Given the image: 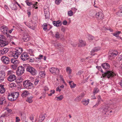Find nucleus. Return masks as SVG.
Wrapping results in <instances>:
<instances>
[{
	"instance_id": "60",
	"label": "nucleus",
	"mask_w": 122,
	"mask_h": 122,
	"mask_svg": "<svg viewBox=\"0 0 122 122\" xmlns=\"http://www.w3.org/2000/svg\"><path fill=\"white\" fill-rule=\"evenodd\" d=\"M10 85L12 87H15L16 86V84L15 83H12Z\"/></svg>"
},
{
	"instance_id": "7",
	"label": "nucleus",
	"mask_w": 122,
	"mask_h": 122,
	"mask_svg": "<svg viewBox=\"0 0 122 122\" xmlns=\"http://www.w3.org/2000/svg\"><path fill=\"white\" fill-rule=\"evenodd\" d=\"M49 71L51 73L54 74H58L59 71V70L57 68L54 67L50 68Z\"/></svg>"
},
{
	"instance_id": "33",
	"label": "nucleus",
	"mask_w": 122,
	"mask_h": 122,
	"mask_svg": "<svg viewBox=\"0 0 122 122\" xmlns=\"http://www.w3.org/2000/svg\"><path fill=\"white\" fill-rule=\"evenodd\" d=\"M37 73V71L34 68H33L32 71L30 73L32 75H36Z\"/></svg>"
},
{
	"instance_id": "15",
	"label": "nucleus",
	"mask_w": 122,
	"mask_h": 122,
	"mask_svg": "<svg viewBox=\"0 0 122 122\" xmlns=\"http://www.w3.org/2000/svg\"><path fill=\"white\" fill-rule=\"evenodd\" d=\"M53 24L54 26L58 27L60 26L61 25L62 22L60 20L56 21H54L53 22Z\"/></svg>"
},
{
	"instance_id": "51",
	"label": "nucleus",
	"mask_w": 122,
	"mask_h": 122,
	"mask_svg": "<svg viewBox=\"0 0 122 122\" xmlns=\"http://www.w3.org/2000/svg\"><path fill=\"white\" fill-rule=\"evenodd\" d=\"M38 3V2H36V4H33L32 5V7L33 8H34L35 7V9H37L38 8V7L37 6V4Z\"/></svg>"
},
{
	"instance_id": "45",
	"label": "nucleus",
	"mask_w": 122,
	"mask_h": 122,
	"mask_svg": "<svg viewBox=\"0 0 122 122\" xmlns=\"http://www.w3.org/2000/svg\"><path fill=\"white\" fill-rule=\"evenodd\" d=\"M73 12L71 10L68 12V15L69 16H71L73 15Z\"/></svg>"
},
{
	"instance_id": "31",
	"label": "nucleus",
	"mask_w": 122,
	"mask_h": 122,
	"mask_svg": "<svg viewBox=\"0 0 122 122\" xmlns=\"http://www.w3.org/2000/svg\"><path fill=\"white\" fill-rule=\"evenodd\" d=\"M29 94V93L28 91L25 90L23 91L21 96L23 97H25L26 96H27Z\"/></svg>"
},
{
	"instance_id": "49",
	"label": "nucleus",
	"mask_w": 122,
	"mask_h": 122,
	"mask_svg": "<svg viewBox=\"0 0 122 122\" xmlns=\"http://www.w3.org/2000/svg\"><path fill=\"white\" fill-rule=\"evenodd\" d=\"M26 101L29 103H31L32 102V101L31 98H28L27 99H26Z\"/></svg>"
},
{
	"instance_id": "11",
	"label": "nucleus",
	"mask_w": 122,
	"mask_h": 122,
	"mask_svg": "<svg viewBox=\"0 0 122 122\" xmlns=\"http://www.w3.org/2000/svg\"><path fill=\"white\" fill-rule=\"evenodd\" d=\"M5 73L4 71H0V82H1L4 81L5 77Z\"/></svg>"
},
{
	"instance_id": "43",
	"label": "nucleus",
	"mask_w": 122,
	"mask_h": 122,
	"mask_svg": "<svg viewBox=\"0 0 122 122\" xmlns=\"http://www.w3.org/2000/svg\"><path fill=\"white\" fill-rule=\"evenodd\" d=\"M94 39V37L91 35H89L88 36V39L90 41H91Z\"/></svg>"
},
{
	"instance_id": "35",
	"label": "nucleus",
	"mask_w": 122,
	"mask_h": 122,
	"mask_svg": "<svg viewBox=\"0 0 122 122\" xmlns=\"http://www.w3.org/2000/svg\"><path fill=\"white\" fill-rule=\"evenodd\" d=\"M47 25L46 23H44L42 25V27L44 30L46 31L47 29Z\"/></svg>"
},
{
	"instance_id": "23",
	"label": "nucleus",
	"mask_w": 122,
	"mask_h": 122,
	"mask_svg": "<svg viewBox=\"0 0 122 122\" xmlns=\"http://www.w3.org/2000/svg\"><path fill=\"white\" fill-rule=\"evenodd\" d=\"M15 50L16 52L18 54L20 55L23 51L22 48L20 47H17L15 48Z\"/></svg>"
},
{
	"instance_id": "40",
	"label": "nucleus",
	"mask_w": 122,
	"mask_h": 122,
	"mask_svg": "<svg viewBox=\"0 0 122 122\" xmlns=\"http://www.w3.org/2000/svg\"><path fill=\"white\" fill-rule=\"evenodd\" d=\"M11 62L14 64H16L18 62V61L17 60H16L15 59L13 58L11 59Z\"/></svg>"
},
{
	"instance_id": "36",
	"label": "nucleus",
	"mask_w": 122,
	"mask_h": 122,
	"mask_svg": "<svg viewBox=\"0 0 122 122\" xmlns=\"http://www.w3.org/2000/svg\"><path fill=\"white\" fill-rule=\"evenodd\" d=\"M121 33V32L119 31H117L115 33L112 34L115 37H119V35Z\"/></svg>"
},
{
	"instance_id": "13",
	"label": "nucleus",
	"mask_w": 122,
	"mask_h": 122,
	"mask_svg": "<svg viewBox=\"0 0 122 122\" xmlns=\"http://www.w3.org/2000/svg\"><path fill=\"white\" fill-rule=\"evenodd\" d=\"M30 39V36L29 35L27 34L23 35L22 38V40L23 41L27 42L29 41Z\"/></svg>"
},
{
	"instance_id": "18",
	"label": "nucleus",
	"mask_w": 122,
	"mask_h": 122,
	"mask_svg": "<svg viewBox=\"0 0 122 122\" xmlns=\"http://www.w3.org/2000/svg\"><path fill=\"white\" fill-rule=\"evenodd\" d=\"M8 29L6 26H3L1 28V31L4 34H7Z\"/></svg>"
},
{
	"instance_id": "10",
	"label": "nucleus",
	"mask_w": 122,
	"mask_h": 122,
	"mask_svg": "<svg viewBox=\"0 0 122 122\" xmlns=\"http://www.w3.org/2000/svg\"><path fill=\"white\" fill-rule=\"evenodd\" d=\"M1 60L3 62L6 64H8L9 63L10 61V60L9 58L5 56L2 57L1 58Z\"/></svg>"
},
{
	"instance_id": "64",
	"label": "nucleus",
	"mask_w": 122,
	"mask_h": 122,
	"mask_svg": "<svg viewBox=\"0 0 122 122\" xmlns=\"http://www.w3.org/2000/svg\"><path fill=\"white\" fill-rule=\"evenodd\" d=\"M12 67L14 69H15L16 68V66L15 65H12Z\"/></svg>"
},
{
	"instance_id": "21",
	"label": "nucleus",
	"mask_w": 122,
	"mask_h": 122,
	"mask_svg": "<svg viewBox=\"0 0 122 122\" xmlns=\"http://www.w3.org/2000/svg\"><path fill=\"white\" fill-rule=\"evenodd\" d=\"M85 95L84 93L82 92L78 96L76 99L79 101H80L81 99L84 97Z\"/></svg>"
},
{
	"instance_id": "32",
	"label": "nucleus",
	"mask_w": 122,
	"mask_h": 122,
	"mask_svg": "<svg viewBox=\"0 0 122 122\" xmlns=\"http://www.w3.org/2000/svg\"><path fill=\"white\" fill-rule=\"evenodd\" d=\"M69 83L71 87V88H74L75 87L76 84L74 83L72 81H70L69 82Z\"/></svg>"
},
{
	"instance_id": "55",
	"label": "nucleus",
	"mask_w": 122,
	"mask_h": 122,
	"mask_svg": "<svg viewBox=\"0 0 122 122\" xmlns=\"http://www.w3.org/2000/svg\"><path fill=\"white\" fill-rule=\"evenodd\" d=\"M67 23V21L66 20H64L62 22L63 24L64 25H66Z\"/></svg>"
},
{
	"instance_id": "14",
	"label": "nucleus",
	"mask_w": 122,
	"mask_h": 122,
	"mask_svg": "<svg viewBox=\"0 0 122 122\" xmlns=\"http://www.w3.org/2000/svg\"><path fill=\"white\" fill-rule=\"evenodd\" d=\"M102 67L104 69L106 70L109 69L110 67V65L107 63H104L101 65Z\"/></svg>"
},
{
	"instance_id": "53",
	"label": "nucleus",
	"mask_w": 122,
	"mask_h": 122,
	"mask_svg": "<svg viewBox=\"0 0 122 122\" xmlns=\"http://www.w3.org/2000/svg\"><path fill=\"white\" fill-rule=\"evenodd\" d=\"M55 46L56 47H58L59 48H60L61 46V45L60 43H57L55 45Z\"/></svg>"
},
{
	"instance_id": "6",
	"label": "nucleus",
	"mask_w": 122,
	"mask_h": 122,
	"mask_svg": "<svg viewBox=\"0 0 122 122\" xmlns=\"http://www.w3.org/2000/svg\"><path fill=\"white\" fill-rule=\"evenodd\" d=\"M96 17L98 20H102L104 18V15L101 12H99L96 13Z\"/></svg>"
},
{
	"instance_id": "9",
	"label": "nucleus",
	"mask_w": 122,
	"mask_h": 122,
	"mask_svg": "<svg viewBox=\"0 0 122 122\" xmlns=\"http://www.w3.org/2000/svg\"><path fill=\"white\" fill-rule=\"evenodd\" d=\"M21 59L23 61L26 60L29 58L28 55L26 53H23L20 56Z\"/></svg>"
},
{
	"instance_id": "41",
	"label": "nucleus",
	"mask_w": 122,
	"mask_h": 122,
	"mask_svg": "<svg viewBox=\"0 0 122 122\" xmlns=\"http://www.w3.org/2000/svg\"><path fill=\"white\" fill-rule=\"evenodd\" d=\"M7 36V39L8 40V41L10 42L12 40V37L10 35H8Z\"/></svg>"
},
{
	"instance_id": "54",
	"label": "nucleus",
	"mask_w": 122,
	"mask_h": 122,
	"mask_svg": "<svg viewBox=\"0 0 122 122\" xmlns=\"http://www.w3.org/2000/svg\"><path fill=\"white\" fill-rule=\"evenodd\" d=\"M20 121V119L19 118V117H16V122H18Z\"/></svg>"
},
{
	"instance_id": "39",
	"label": "nucleus",
	"mask_w": 122,
	"mask_h": 122,
	"mask_svg": "<svg viewBox=\"0 0 122 122\" xmlns=\"http://www.w3.org/2000/svg\"><path fill=\"white\" fill-rule=\"evenodd\" d=\"M99 92V90L98 89L97 87H95L94 89L93 92L94 95H95Z\"/></svg>"
},
{
	"instance_id": "4",
	"label": "nucleus",
	"mask_w": 122,
	"mask_h": 122,
	"mask_svg": "<svg viewBox=\"0 0 122 122\" xmlns=\"http://www.w3.org/2000/svg\"><path fill=\"white\" fill-rule=\"evenodd\" d=\"M23 85L24 87L28 89H31L33 87L32 83L28 80L24 82Z\"/></svg>"
},
{
	"instance_id": "5",
	"label": "nucleus",
	"mask_w": 122,
	"mask_h": 122,
	"mask_svg": "<svg viewBox=\"0 0 122 122\" xmlns=\"http://www.w3.org/2000/svg\"><path fill=\"white\" fill-rule=\"evenodd\" d=\"M24 68L22 66H20L18 67L17 70V74L18 76L20 75L24 72Z\"/></svg>"
},
{
	"instance_id": "22",
	"label": "nucleus",
	"mask_w": 122,
	"mask_h": 122,
	"mask_svg": "<svg viewBox=\"0 0 122 122\" xmlns=\"http://www.w3.org/2000/svg\"><path fill=\"white\" fill-rule=\"evenodd\" d=\"M79 42L78 46L79 47L84 46H85V41L81 39H79Z\"/></svg>"
},
{
	"instance_id": "44",
	"label": "nucleus",
	"mask_w": 122,
	"mask_h": 122,
	"mask_svg": "<svg viewBox=\"0 0 122 122\" xmlns=\"http://www.w3.org/2000/svg\"><path fill=\"white\" fill-rule=\"evenodd\" d=\"M63 97L62 95H61L59 97H56V98L57 99L56 100L58 101L61 100L63 99Z\"/></svg>"
},
{
	"instance_id": "57",
	"label": "nucleus",
	"mask_w": 122,
	"mask_h": 122,
	"mask_svg": "<svg viewBox=\"0 0 122 122\" xmlns=\"http://www.w3.org/2000/svg\"><path fill=\"white\" fill-rule=\"evenodd\" d=\"M38 83V80L36 79L34 82V84L35 85H37Z\"/></svg>"
},
{
	"instance_id": "8",
	"label": "nucleus",
	"mask_w": 122,
	"mask_h": 122,
	"mask_svg": "<svg viewBox=\"0 0 122 122\" xmlns=\"http://www.w3.org/2000/svg\"><path fill=\"white\" fill-rule=\"evenodd\" d=\"M118 53V52L117 51H114L112 52H109L108 57L110 59L111 57L113 58L116 56Z\"/></svg>"
},
{
	"instance_id": "16",
	"label": "nucleus",
	"mask_w": 122,
	"mask_h": 122,
	"mask_svg": "<svg viewBox=\"0 0 122 122\" xmlns=\"http://www.w3.org/2000/svg\"><path fill=\"white\" fill-rule=\"evenodd\" d=\"M45 15L46 19L49 18L50 17V13L49 9L47 8L44 10Z\"/></svg>"
},
{
	"instance_id": "47",
	"label": "nucleus",
	"mask_w": 122,
	"mask_h": 122,
	"mask_svg": "<svg viewBox=\"0 0 122 122\" xmlns=\"http://www.w3.org/2000/svg\"><path fill=\"white\" fill-rule=\"evenodd\" d=\"M96 68L100 71H101V72L102 73H104V72L102 70L101 67L100 66H96Z\"/></svg>"
},
{
	"instance_id": "59",
	"label": "nucleus",
	"mask_w": 122,
	"mask_h": 122,
	"mask_svg": "<svg viewBox=\"0 0 122 122\" xmlns=\"http://www.w3.org/2000/svg\"><path fill=\"white\" fill-rule=\"evenodd\" d=\"M61 91V89H60L59 88V87H57L56 89V91H59V92H60Z\"/></svg>"
},
{
	"instance_id": "58",
	"label": "nucleus",
	"mask_w": 122,
	"mask_h": 122,
	"mask_svg": "<svg viewBox=\"0 0 122 122\" xmlns=\"http://www.w3.org/2000/svg\"><path fill=\"white\" fill-rule=\"evenodd\" d=\"M61 30L63 32H65V28L63 27V26H62L61 27Z\"/></svg>"
},
{
	"instance_id": "62",
	"label": "nucleus",
	"mask_w": 122,
	"mask_h": 122,
	"mask_svg": "<svg viewBox=\"0 0 122 122\" xmlns=\"http://www.w3.org/2000/svg\"><path fill=\"white\" fill-rule=\"evenodd\" d=\"M118 59L119 60H121L122 59V55L119 56Z\"/></svg>"
},
{
	"instance_id": "61",
	"label": "nucleus",
	"mask_w": 122,
	"mask_h": 122,
	"mask_svg": "<svg viewBox=\"0 0 122 122\" xmlns=\"http://www.w3.org/2000/svg\"><path fill=\"white\" fill-rule=\"evenodd\" d=\"M27 26L28 27L31 29H34V27H33V26H30V25L28 24V25H27Z\"/></svg>"
},
{
	"instance_id": "3",
	"label": "nucleus",
	"mask_w": 122,
	"mask_h": 122,
	"mask_svg": "<svg viewBox=\"0 0 122 122\" xmlns=\"http://www.w3.org/2000/svg\"><path fill=\"white\" fill-rule=\"evenodd\" d=\"M5 38L3 35H0V47L4 46L8 44L7 41H5Z\"/></svg>"
},
{
	"instance_id": "38",
	"label": "nucleus",
	"mask_w": 122,
	"mask_h": 122,
	"mask_svg": "<svg viewBox=\"0 0 122 122\" xmlns=\"http://www.w3.org/2000/svg\"><path fill=\"white\" fill-rule=\"evenodd\" d=\"M55 35V36L57 39L59 38L60 37V35L59 34V32H55L54 33Z\"/></svg>"
},
{
	"instance_id": "29",
	"label": "nucleus",
	"mask_w": 122,
	"mask_h": 122,
	"mask_svg": "<svg viewBox=\"0 0 122 122\" xmlns=\"http://www.w3.org/2000/svg\"><path fill=\"white\" fill-rule=\"evenodd\" d=\"M8 48H4L0 51V54L2 55L5 54L8 52Z\"/></svg>"
},
{
	"instance_id": "17",
	"label": "nucleus",
	"mask_w": 122,
	"mask_h": 122,
	"mask_svg": "<svg viewBox=\"0 0 122 122\" xmlns=\"http://www.w3.org/2000/svg\"><path fill=\"white\" fill-rule=\"evenodd\" d=\"M90 100L88 99H84L81 101L82 103L84 106H87Z\"/></svg>"
},
{
	"instance_id": "52",
	"label": "nucleus",
	"mask_w": 122,
	"mask_h": 122,
	"mask_svg": "<svg viewBox=\"0 0 122 122\" xmlns=\"http://www.w3.org/2000/svg\"><path fill=\"white\" fill-rule=\"evenodd\" d=\"M25 2H26L27 5L28 6H30L31 5H32L31 2H28L27 0H26L25 1Z\"/></svg>"
},
{
	"instance_id": "28",
	"label": "nucleus",
	"mask_w": 122,
	"mask_h": 122,
	"mask_svg": "<svg viewBox=\"0 0 122 122\" xmlns=\"http://www.w3.org/2000/svg\"><path fill=\"white\" fill-rule=\"evenodd\" d=\"M103 110L106 112L110 110L109 105L108 104L106 105L103 108Z\"/></svg>"
},
{
	"instance_id": "30",
	"label": "nucleus",
	"mask_w": 122,
	"mask_h": 122,
	"mask_svg": "<svg viewBox=\"0 0 122 122\" xmlns=\"http://www.w3.org/2000/svg\"><path fill=\"white\" fill-rule=\"evenodd\" d=\"M6 102L5 98L4 97H2L0 98V105H1L3 104L4 102Z\"/></svg>"
},
{
	"instance_id": "24",
	"label": "nucleus",
	"mask_w": 122,
	"mask_h": 122,
	"mask_svg": "<svg viewBox=\"0 0 122 122\" xmlns=\"http://www.w3.org/2000/svg\"><path fill=\"white\" fill-rule=\"evenodd\" d=\"M45 118V116L43 114H41L39 118V122H42Z\"/></svg>"
},
{
	"instance_id": "42",
	"label": "nucleus",
	"mask_w": 122,
	"mask_h": 122,
	"mask_svg": "<svg viewBox=\"0 0 122 122\" xmlns=\"http://www.w3.org/2000/svg\"><path fill=\"white\" fill-rule=\"evenodd\" d=\"M33 68V67L30 66L27 67L26 68L27 71L29 72L30 73L32 71V70Z\"/></svg>"
},
{
	"instance_id": "63",
	"label": "nucleus",
	"mask_w": 122,
	"mask_h": 122,
	"mask_svg": "<svg viewBox=\"0 0 122 122\" xmlns=\"http://www.w3.org/2000/svg\"><path fill=\"white\" fill-rule=\"evenodd\" d=\"M27 14L28 15V17H29L31 15V13L30 11H29L28 10Z\"/></svg>"
},
{
	"instance_id": "48",
	"label": "nucleus",
	"mask_w": 122,
	"mask_h": 122,
	"mask_svg": "<svg viewBox=\"0 0 122 122\" xmlns=\"http://www.w3.org/2000/svg\"><path fill=\"white\" fill-rule=\"evenodd\" d=\"M28 53L31 55H33L34 51L32 49H29L28 50Z\"/></svg>"
},
{
	"instance_id": "56",
	"label": "nucleus",
	"mask_w": 122,
	"mask_h": 122,
	"mask_svg": "<svg viewBox=\"0 0 122 122\" xmlns=\"http://www.w3.org/2000/svg\"><path fill=\"white\" fill-rule=\"evenodd\" d=\"M44 89L45 91H46L48 90L49 89L47 86H46L44 87Z\"/></svg>"
},
{
	"instance_id": "25",
	"label": "nucleus",
	"mask_w": 122,
	"mask_h": 122,
	"mask_svg": "<svg viewBox=\"0 0 122 122\" xmlns=\"http://www.w3.org/2000/svg\"><path fill=\"white\" fill-rule=\"evenodd\" d=\"M46 74L44 72H40L39 74V78H42L45 76Z\"/></svg>"
},
{
	"instance_id": "46",
	"label": "nucleus",
	"mask_w": 122,
	"mask_h": 122,
	"mask_svg": "<svg viewBox=\"0 0 122 122\" xmlns=\"http://www.w3.org/2000/svg\"><path fill=\"white\" fill-rule=\"evenodd\" d=\"M61 1L62 0H55V2L56 4L58 5L61 2Z\"/></svg>"
},
{
	"instance_id": "27",
	"label": "nucleus",
	"mask_w": 122,
	"mask_h": 122,
	"mask_svg": "<svg viewBox=\"0 0 122 122\" xmlns=\"http://www.w3.org/2000/svg\"><path fill=\"white\" fill-rule=\"evenodd\" d=\"M3 85H0V93L2 94L4 93L5 91V88L4 87Z\"/></svg>"
},
{
	"instance_id": "26",
	"label": "nucleus",
	"mask_w": 122,
	"mask_h": 122,
	"mask_svg": "<svg viewBox=\"0 0 122 122\" xmlns=\"http://www.w3.org/2000/svg\"><path fill=\"white\" fill-rule=\"evenodd\" d=\"M12 55L15 59H17L19 56V55H20L18 54L15 51H14L12 52Z\"/></svg>"
},
{
	"instance_id": "12",
	"label": "nucleus",
	"mask_w": 122,
	"mask_h": 122,
	"mask_svg": "<svg viewBox=\"0 0 122 122\" xmlns=\"http://www.w3.org/2000/svg\"><path fill=\"white\" fill-rule=\"evenodd\" d=\"M16 79L15 76L14 74H11L8 77L7 79L10 81H12L15 80Z\"/></svg>"
},
{
	"instance_id": "20",
	"label": "nucleus",
	"mask_w": 122,
	"mask_h": 122,
	"mask_svg": "<svg viewBox=\"0 0 122 122\" xmlns=\"http://www.w3.org/2000/svg\"><path fill=\"white\" fill-rule=\"evenodd\" d=\"M98 99L96 105L94 106L93 107H97L101 103V101H103V100L101 99L100 96H98Z\"/></svg>"
},
{
	"instance_id": "50",
	"label": "nucleus",
	"mask_w": 122,
	"mask_h": 122,
	"mask_svg": "<svg viewBox=\"0 0 122 122\" xmlns=\"http://www.w3.org/2000/svg\"><path fill=\"white\" fill-rule=\"evenodd\" d=\"M83 72V71H80L78 72L76 74L77 75H80L82 74Z\"/></svg>"
},
{
	"instance_id": "37",
	"label": "nucleus",
	"mask_w": 122,
	"mask_h": 122,
	"mask_svg": "<svg viewBox=\"0 0 122 122\" xmlns=\"http://www.w3.org/2000/svg\"><path fill=\"white\" fill-rule=\"evenodd\" d=\"M117 15L119 16H122V7L117 13Z\"/></svg>"
},
{
	"instance_id": "19",
	"label": "nucleus",
	"mask_w": 122,
	"mask_h": 122,
	"mask_svg": "<svg viewBox=\"0 0 122 122\" xmlns=\"http://www.w3.org/2000/svg\"><path fill=\"white\" fill-rule=\"evenodd\" d=\"M100 47H95L93 48L91 51V55H94V54H93L94 53L96 52H97L100 50Z\"/></svg>"
},
{
	"instance_id": "1",
	"label": "nucleus",
	"mask_w": 122,
	"mask_h": 122,
	"mask_svg": "<svg viewBox=\"0 0 122 122\" xmlns=\"http://www.w3.org/2000/svg\"><path fill=\"white\" fill-rule=\"evenodd\" d=\"M19 95V92H18L9 93L7 96L8 99L11 101H14L16 100Z\"/></svg>"
},
{
	"instance_id": "34",
	"label": "nucleus",
	"mask_w": 122,
	"mask_h": 122,
	"mask_svg": "<svg viewBox=\"0 0 122 122\" xmlns=\"http://www.w3.org/2000/svg\"><path fill=\"white\" fill-rule=\"evenodd\" d=\"M66 70L67 72L69 75H70L72 72V70L69 67H67L66 68Z\"/></svg>"
},
{
	"instance_id": "2",
	"label": "nucleus",
	"mask_w": 122,
	"mask_h": 122,
	"mask_svg": "<svg viewBox=\"0 0 122 122\" xmlns=\"http://www.w3.org/2000/svg\"><path fill=\"white\" fill-rule=\"evenodd\" d=\"M102 76L103 77H106L109 78L114 77L115 76V74L112 71H107L102 74Z\"/></svg>"
}]
</instances>
